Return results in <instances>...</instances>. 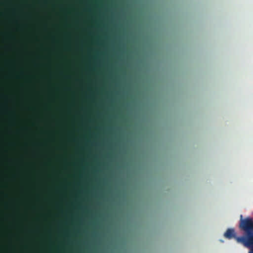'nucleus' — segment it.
<instances>
[{
    "instance_id": "1",
    "label": "nucleus",
    "mask_w": 253,
    "mask_h": 253,
    "mask_svg": "<svg viewBox=\"0 0 253 253\" xmlns=\"http://www.w3.org/2000/svg\"><path fill=\"white\" fill-rule=\"evenodd\" d=\"M241 218L240 227L247 233V237H237L236 240L247 247L253 248V220L251 218L243 219L242 215ZM252 251L253 253V249Z\"/></svg>"
},
{
    "instance_id": "2",
    "label": "nucleus",
    "mask_w": 253,
    "mask_h": 253,
    "mask_svg": "<svg viewBox=\"0 0 253 253\" xmlns=\"http://www.w3.org/2000/svg\"><path fill=\"white\" fill-rule=\"evenodd\" d=\"M224 236L225 238L231 239L232 238H235L237 237L236 236L235 230L233 228H228L224 234Z\"/></svg>"
}]
</instances>
